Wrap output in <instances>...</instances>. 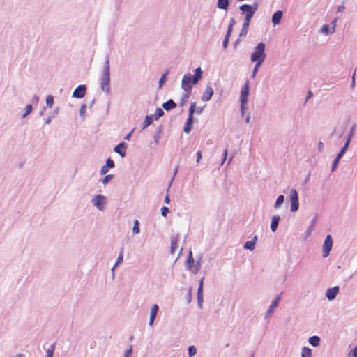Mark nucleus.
I'll return each mask as SVG.
<instances>
[{
	"instance_id": "nucleus-40",
	"label": "nucleus",
	"mask_w": 357,
	"mask_h": 357,
	"mask_svg": "<svg viewBox=\"0 0 357 357\" xmlns=\"http://www.w3.org/2000/svg\"><path fill=\"white\" fill-rule=\"evenodd\" d=\"M133 232L135 233V234H137L139 232V222L138 220H135V225H134V227H133Z\"/></svg>"
},
{
	"instance_id": "nucleus-18",
	"label": "nucleus",
	"mask_w": 357,
	"mask_h": 357,
	"mask_svg": "<svg viewBox=\"0 0 357 357\" xmlns=\"http://www.w3.org/2000/svg\"><path fill=\"white\" fill-rule=\"evenodd\" d=\"M162 107L165 110L169 111L175 108L176 107V104L172 100H169L166 102L163 103Z\"/></svg>"
},
{
	"instance_id": "nucleus-51",
	"label": "nucleus",
	"mask_w": 357,
	"mask_h": 357,
	"mask_svg": "<svg viewBox=\"0 0 357 357\" xmlns=\"http://www.w3.org/2000/svg\"><path fill=\"white\" fill-rule=\"evenodd\" d=\"M132 353V347H130L129 349H128L124 355V357H131Z\"/></svg>"
},
{
	"instance_id": "nucleus-47",
	"label": "nucleus",
	"mask_w": 357,
	"mask_h": 357,
	"mask_svg": "<svg viewBox=\"0 0 357 357\" xmlns=\"http://www.w3.org/2000/svg\"><path fill=\"white\" fill-rule=\"evenodd\" d=\"M257 236L254 238L252 241H247L244 245H255L256 243Z\"/></svg>"
},
{
	"instance_id": "nucleus-56",
	"label": "nucleus",
	"mask_w": 357,
	"mask_h": 357,
	"mask_svg": "<svg viewBox=\"0 0 357 357\" xmlns=\"http://www.w3.org/2000/svg\"><path fill=\"white\" fill-rule=\"evenodd\" d=\"M169 201H170V200H169V196H168V195H166V196H165V203H167V204H168V203H169Z\"/></svg>"
},
{
	"instance_id": "nucleus-36",
	"label": "nucleus",
	"mask_w": 357,
	"mask_h": 357,
	"mask_svg": "<svg viewBox=\"0 0 357 357\" xmlns=\"http://www.w3.org/2000/svg\"><path fill=\"white\" fill-rule=\"evenodd\" d=\"M261 63H255V68L253 69L252 75V78L255 77L256 73L258 71V69L260 67V66L261 65Z\"/></svg>"
},
{
	"instance_id": "nucleus-61",
	"label": "nucleus",
	"mask_w": 357,
	"mask_h": 357,
	"mask_svg": "<svg viewBox=\"0 0 357 357\" xmlns=\"http://www.w3.org/2000/svg\"><path fill=\"white\" fill-rule=\"evenodd\" d=\"M252 357H254V356H252Z\"/></svg>"
},
{
	"instance_id": "nucleus-42",
	"label": "nucleus",
	"mask_w": 357,
	"mask_h": 357,
	"mask_svg": "<svg viewBox=\"0 0 357 357\" xmlns=\"http://www.w3.org/2000/svg\"><path fill=\"white\" fill-rule=\"evenodd\" d=\"M329 29H330L329 25L328 24H325L321 28V32L325 33V34H328L330 32Z\"/></svg>"
},
{
	"instance_id": "nucleus-38",
	"label": "nucleus",
	"mask_w": 357,
	"mask_h": 357,
	"mask_svg": "<svg viewBox=\"0 0 357 357\" xmlns=\"http://www.w3.org/2000/svg\"><path fill=\"white\" fill-rule=\"evenodd\" d=\"M234 24H235V20L234 18H231L230 20L228 30H227L228 33H231L233 26Z\"/></svg>"
},
{
	"instance_id": "nucleus-58",
	"label": "nucleus",
	"mask_w": 357,
	"mask_h": 357,
	"mask_svg": "<svg viewBox=\"0 0 357 357\" xmlns=\"http://www.w3.org/2000/svg\"><path fill=\"white\" fill-rule=\"evenodd\" d=\"M312 92L311 91H309L308 94H307V100L310 98H311V97H312Z\"/></svg>"
},
{
	"instance_id": "nucleus-45",
	"label": "nucleus",
	"mask_w": 357,
	"mask_h": 357,
	"mask_svg": "<svg viewBox=\"0 0 357 357\" xmlns=\"http://www.w3.org/2000/svg\"><path fill=\"white\" fill-rule=\"evenodd\" d=\"M349 356L351 357H357V345L350 351Z\"/></svg>"
},
{
	"instance_id": "nucleus-46",
	"label": "nucleus",
	"mask_w": 357,
	"mask_h": 357,
	"mask_svg": "<svg viewBox=\"0 0 357 357\" xmlns=\"http://www.w3.org/2000/svg\"><path fill=\"white\" fill-rule=\"evenodd\" d=\"M252 16H253V15H245L244 24H247L250 25V20H251V18L252 17Z\"/></svg>"
},
{
	"instance_id": "nucleus-60",
	"label": "nucleus",
	"mask_w": 357,
	"mask_h": 357,
	"mask_svg": "<svg viewBox=\"0 0 357 357\" xmlns=\"http://www.w3.org/2000/svg\"><path fill=\"white\" fill-rule=\"evenodd\" d=\"M171 248H172V252H174V248H175V247L172 246Z\"/></svg>"
},
{
	"instance_id": "nucleus-27",
	"label": "nucleus",
	"mask_w": 357,
	"mask_h": 357,
	"mask_svg": "<svg viewBox=\"0 0 357 357\" xmlns=\"http://www.w3.org/2000/svg\"><path fill=\"white\" fill-rule=\"evenodd\" d=\"M123 252H121L117 259H116V261L114 264V266L112 267V273L114 274V268L120 264L123 261Z\"/></svg>"
},
{
	"instance_id": "nucleus-59",
	"label": "nucleus",
	"mask_w": 357,
	"mask_h": 357,
	"mask_svg": "<svg viewBox=\"0 0 357 357\" xmlns=\"http://www.w3.org/2000/svg\"><path fill=\"white\" fill-rule=\"evenodd\" d=\"M245 248L247 249H249L250 250H252L254 249L255 247H251V246H249V247H245Z\"/></svg>"
},
{
	"instance_id": "nucleus-7",
	"label": "nucleus",
	"mask_w": 357,
	"mask_h": 357,
	"mask_svg": "<svg viewBox=\"0 0 357 357\" xmlns=\"http://www.w3.org/2000/svg\"><path fill=\"white\" fill-rule=\"evenodd\" d=\"M188 265L189 269L192 273H196L199 271V263L197 262V264L195 265V261H194L191 251H190V252H189V257H188Z\"/></svg>"
},
{
	"instance_id": "nucleus-44",
	"label": "nucleus",
	"mask_w": 357,
	"mask_h": 357,
	"mask_svg": "<svg viewBox=\"0 0 357 357\" xmlns=\"http://www.w3.org/2000/svg\"><path fill=\"white\" fill-rule=\"evenodd\" d=\"M324 252H323V256L324 257H326L328 255L332 247H324Z\"/></svg>"
},
{
	"instance_id": "nucleus-9",
	"label": "nucleus",
	"mask_w": 357,
	"mask_h": 357,
	"mask_svg": "<svg viewBox=\"0 0 357 357\" xmlns=\"http://www.w3.org/2000/svg\"><path fill=\"white\" fill-rule=\"evenodd\" d=\"M86 88L84 85H79L73 91V97L82 98L85 96Z\"/></svg>"
},
{
	"instance_id": "nucleus-20",
	"label": "nucleus",
	"mask_w": 357,
	"mask_h": 357,
	"mask_svg": "<svg viewBox=\"0 0 357 357\" xmlns=\"http://www.w3.org/2000/svg\"><path fill=\"white\" fill-rule=\"evenodd\" d=\"M320 338L318 336H312L309 338V343L314 347H317L319 344Z\"/></svg>"
},
{
	"instance_id": "nucleus-10",
	"label": "nucleus",
	"mask_w": 357,
	"mask_h": 357,
	"mask_svg": "<svg viewBox=\"0 0 357 357\" xmlns=\"http://www.w3.org/2000/svg\"><path fill=\"white\" fill-rule=\"evenodd\" d=\"M105 203V198L104 196L98 195L94 199V205L99 209L102 211L104 208V204Z\"/></svg>"
},
{
	"instance_id": "nucleus-49",
	"label": "nucleus",
	"mask_w": 357,
	"mask_h": 357,
	"mask_svg": "<svg viewBox=\"0 0 357 357\" xmlns=\"http://www.w3.org/2000/svg\"><path fill=\"white\" fill-rule=\"evenodd\" d=\"M339 160H340V159L336 157V158L335 159V160L333 162V166H332V171H334L336 169Z\"/></svg>"
},
{
	"instance_id": "nucleus-15",
	"label": "nucleus",
	"mask_w": 357,
	"mask_h": 357,
	"mask_svg": "<svg viewBox=\"0 0 357 357\" xmlns=\"http://www.w3.org/2000/svg\"><path fill=\"white\" fill-rule=\"evenodd\" d=\"M158 311V306L156 304H154L151 310L150 319H149V325L152 326L153 321L155 320V316Z\"/></svg>"
},
{
	"instance_id": "nucleus-48",
	"label": "nucleus",
	"mask_w": 357,
	"mask_h": 357,
	"mask_svg": "<svg viewBox=\"0 0 357 357\" xmlns=\"http://www.w3.org/2000/svg\"><path fill=\"white\" fill-rule=\"evenodd\" d=\"M338 20V17H336L333 21L332 22V31H331V33H333L335 31V26H336V23Z\"/></svg>"
},
{
	"instance_id": "nucleus-4",
	"label": "nucleus",
	"mask_w": 357,
	"mask_h": 357,
	"mask_svg": "<svg viewBox=\"0 0 357 357\" xmlns=\"http://www.w3.org/2000/svg\"><path fill=\"white\" fill-rule=\"evenodd\" d=\"M248 95H249V81H247L241 91V110L243 112L245 109V105L248 102Z\"/></svg>"
},
{
	"instance_id": "nucleus-19",
	"label": "nucleus",
	"mask_w": 357,
	"mask_h": 357,
	"mask_svg": "<svg viewBox=\"0 0 357 357\" xmlns=\"http://www.w3.org/2000/svg\"><path fill=\"white\" fill-rule=\"evenodd\" d=\"M280 219V218L279 216L273 217L271 224V229L273 231H275L276 230Z\"/></svg>"
},
{
	"instance_id": "nucleus-22",
	"label": "nucleus",
	"mask_w": 357,
	"mask_h": 357,
	"mask_svg": "<svg viewBox=\"0 0 357 357\" xmlns=\"http://www.w3.org/2000/svg\"><path fill=\"white\" fill-rule=\"evenodd\" d=\"M228 0H218V7L220 9L226 10L228 7Z\"/></svg>"
},
{
	"instance_id": "nucleus-53",
	"label": "nucleus",
	"mask_w": 357,
	"mask_h": 357,
	"mask_svg": "<svg viewBox=\"0 0 357 357\" xmlns=\"http://www.w3.org/2000/svg\"><path fill=\"white\" fill-rule=\"evenodd\" d=\"M345 7L343 4L340 5L337 8V12H342L344 10Z\"/></svg>"
},
{
	"instance_id": "nucleus-34",
	"label": "nucleus",
	"mask_w": 357,
	"mask_h": 357,
	"mask_svg": "<svg viewBox=\"0 0 357 357\" xmlns=\"http://www.w3.org/2000/svg\"><path fill=\"white\" fill-rule=\"evenodd\" d=\"M31 111H32V106H31V105H27L26 106L25 112L23 114V117H25L27 115H29L31 112Z\"/></svg>"
},
{
	"instance_id": "nucleus-12",
	"label": "nucleus",
	"mask_w": 357,
	"mask_h": 357,
	"mask_svg": "<svg viewBox=\"0 0 357 357\" xmlns=\"http://www.w3.org/2000/svg\"><path fill=\"white\" fill-rule=\"evenodd\" d=\"M338 287H334L327 290L326 296L329 301H331L336 297V296L338 294Z\"/></svg>"
},
{
	"instance_id": "nucleus-52",
	"label": "nucleus",
	"mask_w": 357,
	"mask_h": 357,
	"mask_svg": "<svg viewBox=\"0 0 357 357\" xmlns=\"http://www.w3.org/2000/svg\"><path fill=\"white\" fill-rule=\"evenodd\" d=\"M227 154H228V150L227 149H225V151H224V153H223V160L222 161V165L225 162V161L227 159Z\"/></svg>"
},
{
	"instance_id": "nucleus-6",
	"label": "nucleus",
	"mask_w": 357,
	"mask_h": 357,
	"mask_svg": "<svg viewBox=\"0 0 357 357\" xmlns=\"http://www.w3.org/2000/svg\"><path fill=\"white\" fill-rule=\"evenodd\" d=\"M290 199H291V211L292 212H295L298 209V207H299L298 195L297 191L295 189L291 190Z\"/></svg>"
},
{
	"instance_id": "nucleus-30",
	"label": "nucleus",
	"mask_w": 357,
	"mask_h": 357,
	"mask_svg": "<svg viewBox=\"0 0 357 357\" xmlns=\"http://www.w3.org/2000/svg\"><path fill=\"white\" fill-rule=\"evenodd\" d=\"M284 199V196H283V195H280V196L278 197V199H277V200H276V202H275V207L276 208H279V207H280V206L283 203Z\"/></svg>"
},
{
	"instance_id": "nucleus-14",
	"label": "nucleus",
	"mask_w": 357,
	"mask_h": 357,
	"mask_svg": "<svg viewBox=\"0 0 357 357\" xmlns=\"http://www.w3.org/2000/svg\"><path fill=\"white\" fill-rule=\"evenodd\" d=\"M114 151L119 153L121 157L126 155V145L124 142H121L114 148Z\"/></svg>"
},
{
	"instance_id": "nucleus-24",
	"label": "nucleus",
	"mask_w": 357,
	"mask_h": 357,
	"mask_svg": "<svg viewBox=\"0 0 357 357\" xmlns=\"http://www.w3.org/2000/svg\"><path fill=\"white\" fill-rule=\"evenodd\" d=\"M153 122V118L151 116H146L143 123H142V128L145 129L146 127H148L149 125H151Z\"/></svg>"
},
{
	"instance_id": "nucleus-37",
	"label": "nucleus",
	"mask_w": 357,
	"mask_h": 357,
	"mask_svg": "<svg viewBox=\"0 0 357 357\" xmlns=\"http://www.w3.org/2000/svg\"><path fill=\"white\" fill-rule=\"evenodd\" d=\"M167 75H168V72L167 71L161 77V78H160V79L159 81V86H160V87H161L162 84L166 82V77H167Z\"/></svg>"
},
{
	"instance_id": "nucleus-25",
	"label": "nucleus",
	"mask_w": 357,
	"mask_h": 357,
	"mask_svg": "<svg viewBox=\"0 0 357 357\" xmlns=\"http://www.w3.org/2000/svg\"><path fill=\"white\" fill-rule=\"evenodd\" d=\"M248 28H249V25L247 24H243L242 26V28L241 29V32H240V34H239V36L240 37H245L248 33Z\"/></svg>"
},
{
	"instance_id": "nucleus-17",
	"label": "nucleus",
	"mask_w": 357,
	"mask_h": 357,
	"mask_svg": "<svg viewBox=\"0 0 357 357\" xmlns=\"http://www.w3.org/2000/svg\"><path fill=\"white\" fill-rule=\"evenodd\" d=\"M197 299L199 305L202 304L203 301V278L201 280L198 291H197Z\"/></svg>"
},
{
	"instance_id": "nucleus-54",
	"label": "nucleus",
	"mask_w": 357,
	"mask_h": 357,
	"mask_svg": "<svg viewBox=\"0 0 357 357\" xmlns=\"http://www.w3.org/2000/svg\"><path fill=\"white\" fill-rule=\"evenodd\" d=\"M134 132V129H132V130H131V132L130 133H128L126 137H125V139L126 140H130V138L132 134V132Z\"/></svg>"
},
{
	"instance_id": "nucleus-50",
	"label": "nucleus",
	"mask_w": 357,
	"mask_h": 357,
	"mask_svg": "<svg viewBox=\"0 0 357 357\" xmlns=\"http://www.w3.org/2000/svg\"><path fill=\"white\" fill-rule=\"evenodd\" d=\"M202 158V151L199 150L197 152V162L199 163Z\"/></svg>"
},
{
	"instance_id": "nucleus-28",
	"label": "nucleus",
	"mask_w": 357,
	"mask_h": 357,
	"mask_svg": "<svg viewBox=\"0 0 357 357\" xmlns=\"http://www.w3.org/2000/svg\"><path fill=\"white\" fill-rule=\"evenodd\" d=\"M54 103V98L52 96L49 95L46 98V105L48 107L51 108Z\"/></svg>"
},
{
	"instance_id": "nucleus-26",
	"label": "nucleus",
	"mask_w": 357,
	"mask_h": 357,
	"mask_svg": "<svg viewBox=\"0 0 357 357\" xmlns=\"http://www.w3.org/2000/svg\"><path fill=\"white\" fill-rule=\"evenodd\" d=\"M302 357H312V351L307 347H304L302 351Z\"/></svg>"
},
{
	"instance_id": "nucleus-16",
	"label": "nucleus",
	"mask_w": 357,
	"mask_h": 357,
	"mask_svg": "<svg viewBox=\"0 0 357 357\" xmlns=\"http://www.w3.org/2000/svg\"><path fill=\"white\" fill-rule=\"evenodd\" d=\"M282 14L281 10H278L273 15L272 22L274 25L278 24L280 22Z\"/></svg>"
},
{
	"instance_id": "nucleus-8",
	"label": "nucleus",
	"mask_w": 357,
	"mask_h": 357,
	"mask_svg": "<svg viewBox=\"0 0 357 357\" xmlns=\"http://www.w3.org/2000/svg\"><path fill=\"white\" fill-rule=\"evenodd\" d=\"M240 10L245 15H254V13L257 10V6H252L248 4H243L240 6Z\"/></svg>"
},
{
	"instance_id": "nucleus-33",
	"label": "nucleus",
	"mask_w": 357,
	"mask_h": 357,
	"mask_svg": "<svg viewBox=\"0 0 357 357\" xmlns=\"http://www.w3.org/2000/svg\"><path fill=\"white\" fill-rule=\"evenodd\" d=\"M113 176H114L112 174H108L106 176H105L104 178L102 179L103 185L107 184L111 181V179L113 178Z\"/></svg>"
},
{
	"instance_id": "nucleus-29",
	"label": "nucleus",
	"mask_w": 357,
	"mask_h": 357,
	"mask_svg": "<svg viewBox=\"0 0 357 357\" xmlns=\"http://www.w3.org/2000/svg\"><path fill=\"white\" fill-rule=\"evenodd\" d=\"M54 349H55V344H51V346L49 347V349L47 351L46 357H52Z\"/></svg>"
},
{
	"instance_id": "nucleus-5",
	"label": "nucleus",
	"mask_w": 357,
	"mask_h": 357,
	"mask_svg": "<svg viewBox=\"0 0 357 357\" xmlns=\"http://www.w3.org/2000/svg\"><path fill=\"white\" fill-rule=\"evenodd\" d=\"M195 107H196V103L192 102L190 105V107L189 116H188L187 123L185 124L184 128H183V130L186 133H189L190 132L191 125L192 123V120H193V114L195 111Z\"/></svg>"
},
{
	"instance_id": "nucleus-57",
	"label": "nucleus",
	"mask_w": 357,
	"mask_h": 357,
	"mask_svg": "<svg viewBox=\"0 0 357 357\" xmlns=\"http://www.w3.org/2000/svg\"><path fill=\"white\" fill-rule=\"evenodd\" d=\"M353 134H354V128L351 129V132H350V135H349V136L348 139H349L351 140V137H352V136H353Z\"/></svg>"
},
{
	"instance_id": "nucleus-3",
	"label": "nucleus",
	"mask_w": 357,
	"mask_h": 357,
	"mask_svg": "<svg viewBox=\"0 0 357 357\" xmlns=\"http://www.w3.org/2000/svg\"><path fill=\"white\" fill-rule=\"evenodd\" d=\"M265 59V45L263 43H260L257 45L251 55V61L255 63H263Z\"/></svg>"
},
{
	"instance_id": "nucleus-11",
	"label": "nucleus",
	"mask_w": 357,
	"mask_h": 357,
	"mask_svg": "<svg viewBox=\"0 0 357 357\" xmlns=\"http://www.w3.org/2000/svg\"><path fill=\"white\" fill-rule=\"evenodd\" d=\"M114 167V161L112 159L108 158L106 160L105 165L102 167L101 170H100V174L102 175L106 174L107 172H108L109 169L113 168Z\"/></svg>"
},
{
	"instance_id": "nucleus-32",
	"label": "nucleus",
	"mask_w": 357,
	"mask_h": 357,
	"mask_svg": "<svg viewBox=\"0 0 357 357\" xmlns=\"http://www.w3.org/2000/svg\"><path fill=\"white\" fill-rule=\"evenodd\" d=\"M333 245V239L331 235H328L324 241V245Z\"/></svg>"
},
{
	"instance_id": "nucleus-13",
	"label": "nucleus",
	"mask_w": 357,
	"mask_h": 357,
	"mask_svg": "<svg viewBox=\"0 0 357 357\" xmlns=\"http://www.w3.org/2000/svg\"><path fill=\"white\" fill-rule=\"evenodd\" d=\"M213 94V89L211 86H207L204 93H203L202 96V100L203 101H208L212 96Z\"/></svg>"
},
{
	"instance_id": "nucleus-2",
	"label": "nucleus",
	"mask_w": 357,
	"mask_h": 357,
	"mask_svg": "<svg viewBox=\"0 0 357 357\" xmlns=\"http://www.w3.org/2000/svg\"><path fill=\"white\" fill-rule=\"evenodd\" d=\"M109 79H110V70H109V59L107 56L105 59L104 64L103 73L101 79V89L105 92L109 91Z\"/></svg>"
},
{
	"instance_id": "nucleus-43",
	"label": "nucleus",
	"mask_w": 357,
	"mask_h": 357,
	"mask_svg": "<svg viewBox=\"0 0 357 357\" xmlns=\"http://www.w3.org/2000/svg\"><path fill=\"white\" fill-rule=\"evenodd\" d=\"M169 212V210L167 207L163 206L161 208V214L162 216L166 217L167 214Z\"/></svg>"
},
{
	"instance_id": "nucleus-31",
	"label": "nucleus",
	"mask_w": 357,
	"mask_h": 357,
	"mask_svg": "<svg viewBox=\"0 0 357 357\" xmlns=\"http://www.w3.org/2000/svg\"><path fill=\"white\" fill-rule=\"evenodd\" d=\"M197 353V349L195 346H190L188 348V354L190 357L194 356Z\"/></svg>"
},
{
	"instance_id": "nucleus-23",
	"label": "nucleus",
	"mask_w": 357,
	"mask_h": 357,
	"mask_svg": "<svg viewBox=\"0 0 357 357\" xmlns=\"http://www.w3.org/2000/svg\"><path fill=\"white\" fill-rule=\"evenodd\" d=\"M280 300V297L278 296L275 298V299L273 301V303H271V306H270V308L268 311V314H271L275 307H276V306L278 305L279 301Z\"/></svg>"
},
{
	"instance_id": "nucleus-41",
	"label": "nucleus",
	"mask_w": 357,
	"mask_h": 357,
	"mask_svg": "<svg viewBox=\"0 0 357 357\" xmlns=\"http://www.w3.org/2000/svg\"><path fill=\"white\" fill-rule=\"evenodd\" d=\"M178 243V236H173L171 238V245H176Z\"/></svg>"
},
{
	"instance_id": "nucleus-1",
	"label": "nucleus",
	"mask_w": 357,
	"mask_h": 357,
	"mask_svg": "<svg viewBox=\"0 0 357 357\" xmlns=\"http://www.w3.org/2000/svg\"><path fill=\"white\" fill-rule=\"evenodd\" d=\"M202 73L200 68H198L196 69L195 75L192 79L190 74L184 75L181 82V87L185 91L184 95L185 100L189 98L192 90V84H197L199 82L202 77Z\"/></svg>"
},
{
	"instance_id": "nucleus-55",
	"label": "nucleus",
	"mask_w": 357,
	"mask_h": 357,
	"mask_svg": "<svg viewBox=\"0 0 357 357\" xmlns=\"http://www.w3.org/2000/svg\"><path fill=\"white\" fill-rule=\"evenodd\" d=\"M318 147H319V151H322L324 149V144L321 142H320L318 144Z\"/></svg>"
},
{
	"instance_id": "nucleus-21",
	"label": "nucleus",
	"mask_w": 357,
	"mask_h": 357,
	"mask_svg": "<svg viewBox=\"0 0 357 357\" xmlns=\"http://www.w3.org/2000/svg\"><path fill=\"white\" fill-rule=\"evenodd\" d=\"M349 143H350V139H347L344 146L342 148V149L339 152L337 158L340 159L344 155V154L345 153V152H346V151H347V148L349 146Z\"/></svg>"
},
{
	"instance_id": "nucleus-35",
	"label": "nucleus",
	"mask_w": 357,
	"mask_h": 357,
	"mask_svg": "<svg viewBox=\"0 0 357 357\" xmlns=\"http://www.w3.org/2000/svg\"><path fill=\"white\" fill-rule=\"evenodd\" d=\"M231 33H229L227 32L225 38V40H224V41L222 43L223 46H224L225 48H227V47L228 42H229V38L231 36Z\"/></svg>"
},
{
	"instance_id": "nucleus-39",
	"label": "nucleus",
	"mask_w": 357,
	"mask_h": 357,
	"mask_svg": "<svg viewBox=\"0 0 357 357\" xmlns=\"http://www.w3.org/2000/svg\"><path fill=\"white\" fill-rule=\"evenodd\" d=\"M164 114V112L162 109L158 108L155 111V116L156 119L162 116Z\"/></svg>"
}]
</instances>
